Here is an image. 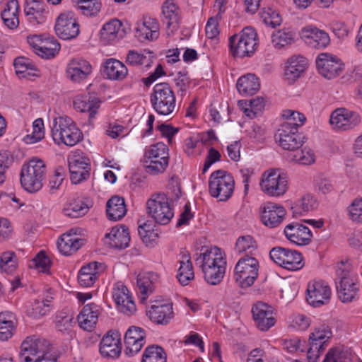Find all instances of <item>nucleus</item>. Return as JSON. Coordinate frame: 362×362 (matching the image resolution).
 <instances>
[{
    "label": "nucleus",
    "mask_w": 362,
    "mask_h": 362,
    "mask_svg": "<svg viewBox=\"0 0 362 362\" xmlns=\"http://www.w3.org/2000/svg\"><path fill=\"white\" fill-rule=\"evenodd\" d=\"M167 354L165 350L158 345L148 346L144 354L142 362H166Z\"/></svg>",
    "instance_id": "nucleus-47"
},
{
    "label": "nucleus",
    "mask_w": 362,
    "mask_h": 362,
    "mask_svg": "<svg viewBox=\"0 0 362 362\" xmlns=\"http://www.w3.org/2000/svg\"><path fill=\"white\" fill-rule=\"evenodd\" d=\"M54 30L56 35L64 40L76 37L79 33V24L71 11L62 13L57 18Z\"/></svg>",
    "instance_id": "nucleus-15"
},
{
    "label": "nucleus",
    "mask_w": 362,
    "mask_h": 362,
    "mask_svg": "<svg viewBox=\"0 0 362 362\" xmlns=\"http://www.w3.org/2000/svg\"><path fill=\"white\" fill-rule=\"evenodd\" d=\"M256 248L255 242L250 235L240 237L235 245V250L239 252H252Z\"/></svg>",
    "instance_id": "nucleus-61"
},
{
    "label": "nucleus",
    "mask_w": 362,
    "mask_h": 362,
    "mask_svg": "<svg viewBox=\"0 0 362 362\" xmlns=\"http://www.w3.org/2000/svg\"><path fill=\"white\" fill-rule=\"evenodd\" d=\"M104 72L110 79L122 80L127 75L128 69L120 61L110 58L105 62Z\"/></svg>",
    "instance_id": "nucleus-40"
},
{
    "label": "nucleus",
    "mask_w": 362,
    "mask_h": 362,
    "mask_svg": "<svg viewBox=\"0 0 362 362\" xmlns=\"http://www.w3.org/2000/svg\"><path fill=\"white\" fill-rule=\"evenodd\" d=\"M249 107L244 108L245 115L250 118L257 117L264 107V100L262 97L248 100Z\"/></svg>",
    "instance_id": "nucleus-55"
},
{
    "label": "nucleus",
    "mask_w": 362,
    "mask_h": 362,
    "mask_svg": "<svg viewBox=\"0 0 362 362\" xmlns=\"http://www.w3.org/2000/svg\"><path fill=\"white\" fill-rule=\"evenodd\" d=\"M122 27V23L117 19H113L105 23L101 31L100 35L104 40L112 41L117 38V34Z\"/></svg>",
    "instance_id": "nucleus-49"
},
{
    "label": "nucleus",
    "mask_w": 362,
    "mask_h": 362,
    "mask_svg": "<svg viewBox=\"0 0 362 362\" xmlns=\"http://www.w3.org/2000/svg\"><path fill=\"white\" fill-rule=\"evenodd\" d=\"M296 153L293 156V160L301 165H310L315 163V156L313 151L305 147L301 150H296Z\"/></svg>",
    "instance_id": "nucleus-54"
},
{
    "label": "nucleus",
    "mask_w": 362,
    "mask_h": 362,
    "mask_svg": "<svg viewBox=\"0 0 362 362\" xmlns=\"http://www.w3.org/2000/svg\"><path fill=\"white\" fill-rule=\"evenodd\" d=\"M329 122L335 129L347 131L361 123V117L356 112L346 108H338L332 113Z\"/></svg>",
    "instance_id": "nucleus-16"
},
{
    "label": "nucleus",
    "mask_w": 362,
    "mask_h": 362,
    "mask_svg": "<svg viewBox=\"0 0 362 362\" xmlns=\"http://www.w3.org/2000/svg\"><path fill=\"white\" fill-rule=\"evenodd\" d=\"M13 318L11 313H0V340L5 341L12 337L15 329Z\"/></svg>",
    "instance_id": "nucleus-46"
},
{
    "label": "nucleus",
    "mask_w": 362,
    "mask_h": 362,
    "mask_svg": "<svg viewBox=\"0 0 362 362\" xmlns=\"http://www.w3.org/2000/svg\"><path fill=\"white\" fill-rule=\"evenodd\" d=\"M293 42V35L290 32L279 30L272 36V42L275 47L281 48Z\"/></svg>",
    "instance_id": "nucleus-57"
},
{
    "label": "nucleus",
    "mask_w": 362,
    "mask_h": 362,
    "mask_svg": "<svg viewBox=\"0 0 362 362\" xmlns=\"http://www.w3.org/2000/svg\"><path fill=\"white\" fill-rule=\"evenodd\" d=\"M105 242L111 247L115 249H124L128 247L130 236L129 229L124 226L121 228L114 227L105 237Z\"/></svg>",
    "instance_id": "nucleus-32"
},
{
    "label": "nucleus",
    "mask_w": 362,
    "mask_h": 362,
    "mask_svg": "<svg viewBox=\"0 0 362 362\" xmlns=\"http://www.w3.org/2000/svg\"><path fill=\"white\" fill-rule=\"evenodd\" d=\"M100 101L95 96L77 98L74 102V107L81 112H89V117L93 118L97 114V110L100 107Z\"/></svg>",
    "instance_id": "nucleus-43"
},
{
    "label": "nucleus",
    "mask_w": 362,
    "mask_h": 362,
    "mask_svg": "<svg viewBox=\"0 0 362 362\" xmlns=\"http://www.w3.org/2000/svg\"><path fill=\"white\" fill-rule=\"evenodd\" d=\"M44 123L43 120L40 118L35 119L33 123V132L30 134H27L23 141L26 144H32L40 141L44 138Z\"/></svg>",
    "instance_id": "nucleus-52"
},
{
    "label": "nucleus",
    "mask_w": 362,
    "mask_h": 362,
    "mask_svg": "<svg viewBox=\"0 0 362 362\" xmlns=\"http://www.w3.org/2000/svg\"><path fill=\"white\" fill-rule=\"evenodd\" d=\"M236 88L239 93L243 95H252L259 90L260 83L255 74H248L239 78Z\"/></svg>",
    "instance_id": "nucleus-38"
},
{
    "label": "nucleus",
    "mask_w": 362,
    "mask_h": 362,
    "mask_svg": "<svg viewBox=\"0 0 362 362\" xmlns=\"http://www.w3.org/2000/svg\"><path fill=\"white\" fill-rule=\"evenodd\" d=\"M46 173V166L41 159H32L23 165L21 171V183L28 192H36L42 187Z\"/></svg>",
    "instance_id": "nucleus-5"
},
{
    "label": "nucleus",
    "mask_w": 362,
    "mask_h": 362,
    "mask_svg": "<svg viewBox=\"0 0 362 362\" xmlns=\"http://www.w3.org/2000/svg\"><path fill=\"white\" fill-rule=\"evenodd\" d=\"M158 280V274L153 272H143L137 276L136 286L141 303H145L148 296L153 293Z\"/></svg>",
    "instance_id": "nucleus-28"
},
{
    "label": "nucleus",
    "mask_w": 362,
    "mask_h": 362,
    "mask_svg": "<svg viewBox=\"0 0 362 362\" xmlns=\"http://www.w3.org/2000/svg\"><path fill=\"white\" fill-rule=\"evenodd\" d=\"M347 211L350 218L355 222H362V199H355L348 206Z\"/></svg>",
    "instance_id": "nucleus-62"
},
{
    "label": "nucleus",
    "mask_w": 362,
    "mask_h": 362,
    "mask_svg": "<svg viewBox=\"0 0 362 362\" xmlns=\"http://www.w3.org/2000/svg\"><path fill=\"white\" fill-rule=\"evenodd\" d=\"M319 73L327 79H332L339 76L343 69V64L336 57L327 53H322L316 59Z\"/></svg>",
    "instance_id": "nucleus-17"
},
{
    "label": "nucleus",
    "mask_w": 362,
    "mask_h": 362,
    "mask_svg": "<svg viewBox=\"0 0 362 362\" xmlns=\"http://www.w3.org/2000/svg\"><path fill=\"white\" fill-rule=\"evenodd\" d=\"M106 206L107 218L112 221L120 220L127 213L124 199L119 196L111 197L107 201Z\"/></svg>",
    "instance_id": "nucleus-39"
},
{
    "label": "nucleus",
    "mask_w": 362,
    "mask_h": 362,
    "mask_svg": "<svg viewBox=\"0 0 362 362\" xmlns=\"http://www.w3.org/2000/svg\"><path fill=\"white\" fill-rule=\"evenodd\" d=\"M74 229L69 233L63 234L57 242V247L60 252L65 255H70L76 252L83 244L84 240L76 236Z\"/></svg>",
    "instance_id": "nucleus-33"
},
{
    "label": "nucleus",
    "mask_w": 362,
    "mask_h": 362,
    "mask_svg": "<svg viewBox=\"0 0 362 362\" xmlns=\"http://www.w3.org/2000/svg\"><path fill=\"white\" fill-rule=\"evenodd\" d=\"M168 147L163 142L150 146L144 155L146 173L153 175L163 173L168 165Z\"/></svg>",
    "instance_id": "nucleus-6"
},
{
    "label": "nucleus",
    "mask_w": 362,
    "mask_h": 362,
    "mask_svg": "<svg viewBox=\"0 0 362 362\" xmlns=\"http://www.w3.org/2000/svg\"><path fill=\"white\" fill-rule=\"evenodd\" d=\"M284 233L289 241L300 246L308 245L312 241L313 234L310 230L298 222H293L286 226Z\"/></svg>",
    "instance_id": "nucleus-19"
},
{
    "label": "nucleus",
    "mask_w": 362,
    "mask_h": 362,
    "mask_svg": "<svg viewBox=\"0 0 362 362\" xmlns=\"http://www.w3.org/2000/svg\"><path fill=\"white\" fill-rule=\"evenodd\" d=\"M70 179L73 184L77 185L90 177V164L84 158H72L69 160Z\"/></svg>",
    "instance_id": "nucleus-25"
},
{
    "label": "nucleus",
    "mask_w": 362,
    "mask_h": 362,
    "mask_svg": "<svg viewBox=\"0 0 362 362\" xmlns=\"http://www.w3.org/2000/svg\"><path fill=\"white\" fill-rule=\"evenodd\" d=\"M77 8L87 16H95L100 11L101 2L100 0H77Z\"/></svg>",
    "instance_id": "nucleus-51"
},
{
    "label": "nucleus",
    "mask_w": 362,
    "mask_h": 362,
    "mask_svg": "<svg viewBox=\"0 0 362 362\" xmlns=\"http://www.w3.org/2000/svg\"><path fill=\"white\" fill-rule=\"evenodd\" d=\"M19 5L17 0H9L6 8L1 12V18L4 23L9 29H14L18 26Z\"/></svg>",
    "instance_id": "nucleus-42"
},
{
    "label": "nucleus",
    "mask_w": 362,
    "mask_h": 362,
    "mask_svg": "<svg viewBox=\"0 0 362 362\" xmlns=\"http://www.w3.org/2000/svg\"><path fill=\"white\" fill-rule=\"evenodd\" d=\"M183 258L180 261L177 277L182 285H187L194 279L193 267L188 255H183Z\"/></svg>",
    "instance_id": "nucleus-45"
},
{
    "label": "nucleus",
    "mask_w": 362,
    "mask_h": 362,
    "mask_svg": "<svg viewBox=\"0 0 362 362\" xmlns=\"http://www.w3.org/2000/svg\"><path fill=\"white\" fill-rule=\"evenodd\" d=\"M88 209V206L81 199H73L67 203L63 211L66 216L77 218L85 215Z\"/></svg>",
    "instance_id": "nucleus-44"
},
{
    "label": "nucleus",
    "mask_w": 362,
    "mask_h": 362,
    "mask_svg": "<svg viewBox=\"0 0 362 362\" xmlns=\"http://www.w3.org/2000/svg\"><path fill=\"white\" fill-rule=\"evenodd\" d=\"M302 37L310 47L316 49L325 48L329 43L328 34L317 28H304L302 30Z\"/></svg>",
    "instance_id": "nucleus-29"
},
{
    "label": "nucleus",
    "mask_w": 362,
    "mask_h": 362,
    "mask_svg": "<svg viewBox=\"0 0 362 362\" xmlns=\"http://www.w3.org/2000/svg\"><path fill=\"white\" fill-rule=\"evenodd\" d=\"M204 273L205 281L211 285H217L223 279L226 272V262L220 252L219 248L214 247L206 249L196 259Z\"/></svg>",
    "instance_id": "nucleus-1"
},
{
    "label": "nucleus",
    "mask_w": 362,
    "mask_h": 362,
    "mask_svg": "<svg viewBox=\"0 0 362 362\" xmlns=\"http://www.w3.org/2000/svg\"><path fill=\"white\" fill-rule=\"evenodd\" d=\"M308 62L303 56H293L286 62L285 77L290 83L300 78L305 71Z\"/></svg>",
    "instance_id": "nucleus-34"
},
{
    "label": "nucleus",
    "mask_w": 362,
    "mask_h": 362,
    "mask_svg": "<svg viewBox=\"0 0 362 362\" xmlns=\"http://www.w3.org/2000/svg\"><path fill=\"white\" fill-rule=\"evenodd\" d=\"M14 66L17 74H25L29 69L33 70V65L28 59L25 57H18L14 60Z\"/></svg>",
    "instance_id": "nucleus-64"
},
{
    "label": "nucleus",
    "mask_w": 362,
    "mask_h": 362,
    "mask_svg": "<svg viewBox=\"0 0 362 362\" xmlns=\"http://www.w3.org/2000/svg\"><path fill=\"white\" fill-rule=\"evenodd\" d=\"M151 102L155 111L163 116H170L175 110V95L168 83H157L153 87Z\"/></svg>",
    "instance_id": "nucleus-7"
},
{
    "label": "nucleus",
    "mask_w": 362,
    "mask_h": 362,
    "mask_svg": "<svg viewBox=\"0 0 362 362\" xmlns=\"http://www.w3.org/2000/svg\"><path fill=\"white\" fill-rule=\"evenodd\" d=\"M91 71V65L81 58H75L71 60L66 69L67 77L75 83L85 80Z\"/></svg>",
    "instance_id": "nucleus-26"
},
{
    "label": "nucleus",
    "mask_w": 362,
    "mask_h": 362,
    "mask_svg": "<svg viewBox=\"0 0 362 362\" xmlns=\"http://www.w3.org/2000/svg\"><path fill=\"white\" fill-rule=\"evenodd\" d=\"M286 214V210L283 206L269 202L264 206L262 221L266 226L276 228L282 223Z\"/></svg>",
    "instance_id": "nucleus-27"
},
{
    "label": "nucleus",
    "mask_w": 362,
    "mask_h": 362,
    "mask_svg": "<svg viewBox=\"0 0 362 362\" xmlns=\"http://www.w3.org/2000/svg\"><path fill=\"white\" fill-rule=\"evenodd\" d=\"M261 18L266 25L276 28L281 23V18L277 11L271 8H264Z\"/></svg>",
    "instance_id": "nucleus-58"
},
{
    "label": "nucleus",
    "mask_w": 362,
    "mask_h": 362,
    "mask_svg": "<svg viewBox=\"0 0 362 362\" xmlns=\"http://www.w3.org/2000/svg\"><path fill=\"white\" fill-rule=\"evenodd\" d=\"M33 262L36 268L41 269L42 272H47L51 265L49 257L43 251L40 252L33 259Z\"/></svg>",
    "instance_id": "nucleus-63"
},
{
    "label": "nucleus",
    "mask_w": 362,
    "mask_h": 362,
    "mask_svg": "<svg viewBox=\"0 0 362 362\" xmlns=\"http://www.w3.org/2000/svg\"><path fill=\"white\" fill-rule=\"evenodd\" d=\"M315 199L310 194L304 196L300 201L299 208L293 211V216L301 214L302 212H308L314 210L317 207Z\"/></svg>",
    "instance_id": "nucleus-60"
},
{
    "label": "nucleus",
    "mask_w": 362,
    "mask_h": 362,
    "mask_svg": "<svg viewBox=\"0 0 362 362\" xmlns=\"http://www.w3.org/2000/svg\"><path fill=\"white\" fill-rule=\"evenodd\" d=\"M21 362H56V356L51 354V346L45 339L27 337L21 344Z\"/></svg>",
    "instance_id": "nucleus-3"
},
{
    "label": "nucleus",
    "mask_w": 362,
    "mask_h": 362,
    "mask_svg": "<svg viewBox=\"0 0 362 362\" xmlns=\"http://www.w3.org/2000/svg\"><path fill=\"white\" fill-rule=\"evenodd\" d=\"M18 267V259L14 252L6 251L0 256V269L7 274L13 273Z\"/></svg>",
    "instance_id": "nucleus-48"
},
{
    "label": "nucleus",
    "mask_w": 362,
    "mask_h": 362,
    "mask_svg": "<svg viewBox=\"0 0 362 362\" xmlns=\"http://www.w3.org/2000/svg\"><path fill=\"white\" fill-rule=\"evenodd\" d=\"M335 280L338 296L343 303H350L356 299L359 288L349 259L338 262Z\"/></svg>",
    "instance_id": "nucleus-2"
},
{
    "label": "nucleus",
    "mask_w": 362,
    "mask_h": 362,
    "mask_svg": "<svg viewBox=\"0 0 362 362\" xmlns=\"http://www.w3.org/2000/svg\"><path fill=\"white\" fill-rule=\"evenodd\" d=\"M276 138L284 149L292 151L303 146L304 139L293 124H282L277 131Z\"/></svg>",
    "instance_id": "nucleus-14"
},
{
    "label": "nucleus",
    "mask_w": 362,
    "mask_h": 362,
    "mask_svg": "<svg viewBox=\"0 0 362 362\" xmlns=\"http://www.w3.org/2000/svg\"><path fill=\"white\" fill-rule=\"evenodd\" d=\"M259 262L247 255L240 258L235 267L234 279L242 288L252 286L258 276Z\"/></svg>",
    "instance_id": "nucleus-11"
},
{
    "label": "nucleus",
    "mask_w": 362,
    "mask_h": 362,
    "mask_svg": "<svg viewBox=\"0 0 362 362\" xmlns=\"http://www.w3.org/2000/svg\"><path fill=\"white\" fill-rule=\"evenodd\" d=\"M282 117L286 119V121L282 124H293L297 129H298V127L303 125L305 121V117L304 115L292 110H284Z\"/></svg>",
    "instance_id": "nucleus-56"
},
{
    "label": "nucleus",
    "mask_w": 362,
    "mask_h": 362,
    "mask_svg": "<svg viewBox=\"0 0 362 362\" xmlns=\"http://www.w3.org/2000/svg\"><path fill=\"white\" fill-rule=\"evenodd\" d=\"M100 353L105 358H117L121 353L119 339L117 334H106L100 343Z\"/></svg>",
    "instance_id": "nucleus-37"
},
{
    "label": "nucleus",
    "mask_w": 362,
    "mask_h": 362,
    "mask_svg": "<svg viewBox=\"0 0 362 362\" xmlns=\"http://www.w3.org/2000/svg\"><path fill=\"white\" fill-rule=\"evenodd\" d=\"M49 302L47 299L35 300L30 315L34 318H40L45 315L49 311Z\"/></svg>",
    "instance_id": "nucleus-59"
},
{
    "label": "nucleus",
    "mask_w": 362,
    "mask_h": 362,
    "mask_svg": "<svg viewBox=\"0 0 362 362\" xmlns=\"http://www.w3.org/2000/svg\"><path fill=\"white\" fill-rule=\"evenodd\" d=\"M154 60L155 54L150 50L144 49L140 52L135 50H129L125 62L129 66H143L148 69L152 66Z\"/></svg>",
    "instance_id": "nucleus-36"
},
{
    "label": "nucleus",
    "mask_w": 362,
    "mask_h": 362,
    "mask_svg": "<svg viewBox=\"0 0 362 362\" xmlns=\"http://www.w3.org/2000/svg\"><path fill=\"white\" fill-rule=\"evenodd\" d=\"M147 214L160 225L168 224L174 216L168 197L163 192L152 194L146 202Z\"/></svg>",
    "instance_id": "nucleus-8"
},
{
    "label": "nucleus",
    "mask_w": 362,
    "mask_h": 362,
    "mask_svg": "<svg viewBox=\"0 0 362 362\" xmlns=\"http://www.w3.org/2000/svg\"><path fill=\"white\" fill-rule=\"evenodd\" d=\"M229 45L232 54L235 57H244L252 54L257 45V33L252 28H244L240 35H234L230 37Z\"/></svg>",
    "instance_id": "nucleus-10"
},
{
    "label": "nucleus",
    "mask_w": 362,
    "mask_h": 362,
    "mask_svg": "<svg viewBox=\"0 0 362 362\" xmlns=\"http://www.w3.org/2000/svg\"><path fill=\"white\" fill-rule=\"evenodd\" d=\"M99 315V306L95 303L84 305L77 317L80 327L86 331H91L95 327Z\"/></svg>",
    "instance_id": "nucleus-30"
},
{
    "label": "nucleus",
    "mask_w": 362,
    "mask_h": 362,
    "mask_svg": "<svg viewBox=\"0 0 362 362\" xmlns=\"http://www.w3.org/2000/svg\"><path fill=\"white\" fill-rule=\"evenodd\" d=\"M145 331L139 327L132 326L128 329L124 336L125 354L129 356L136 354L146 343Z\"/></svg>",
    "instance_id": "nucleus-22"
},
{
    "label": "nucleus",
    "mask_w": 362,
    "mask_h": 362,
    "mask_svg": "<svg viewBox=\"0 0 362 362\" xmlns=\"http://www.w3.org/2000/svg\"><path fill=\"white\" fill-rule=\"evenodd\" d=\"M25 13L32 23H41L45 21L46 5L43 0H25Z\"/></svg>",
    "instance_id": "nucleus-35"
},
{
    "label": "nucleus",
    "mask_w": 362,
    "mask_h": 362,
    "mask_svg": "<svg viewBox=\"0 0 362 362\" xmlns=\"http://www.w3.org/2000/svg\"><path fill=\"white\" fill-rule=\"evenodd\" d=\"M235 182L233 176L223 170L213 172L209 178V193L221 202L228 200L234 191Z\"/></svg>",
    "instance_id": "nucleus-9"
},
{
    "label": "nucleus",
    "mask_w": 362,
    "mask_h": 362,
    "mask_svg": "<svg viewBox=\"0 0 362 362\" xmlns=\"http://www.w3.org/2000/svg\"><path fill=\"white\" fill-rule=\"evenodd\" d=\"M332 332L329 327L321 325L316 328L309 337L310 345H312V350L321 349H325L327 342L332 337Z\"/></svg>",
    "instance_id": "nucleus-41"
},
{
    "label": "nucleus",
    "mask_w": 362,
    "mask_h": 362,
    "mask_svg": "<svg viewBox=\"0 0 362 362\" xmlns=\"http://www.w3.org/2000/svg\"><path fill=\"white\" fill-rule=\"evenodd\" d=\"M51 136L55 144L74 146L80 142L83 135L76 123L69 117H55L52 122Z\"/></svg>",
    "instance_id": "nucleus-4"
},
{
    "label": "nucleus",
    "mask_w": 362,
    "mask_h": 362,
    "mask_svg": "<svg viewBox=\"0 0 362 362\" xmlns=\"http://www.w3.org/2000/svg\"><path fill=\"white\" fill-rule=\"evenodd\" d=\"M138 233L143 242L146 245L155 241L158 237V233L153 229V224L148 221L139 223Z\"/></svg>",
    "instance_id": "nucleus-53"
},
{
    "label": "nucleus",
    "mask_w": 362,
    "mask_h": 362,
    "mask_svg": "<svg viewBox=\"0 0 362 362\" xmlns=\"http://www.w3.org/2000/svg\"><path fill=\"white\" fill-rule=\"evenodd\" d=\"M331 296L329 286L322 281H314L308 285L307 302L313 307L321 306L327 302Z\"/></svg>",
    "instance_id": "nucleus-18"
},
{
    "label": "nucleus",
    "mask_w": 362,
    "mask_h": 362,
    "mask_svg": "<svg viewBox=\"0 0 362 362\" xmlns=\"http://www.w3.org/2000/svg\"><path fill=\"white\" fill-rule=\"evenodd\" d=\"M269 255L276 264L288 270L296 271L304 266L301 254L296 250L276 247L271 250Z\"/></svg>",
    "instance_id": "nucleus-13"
},
{
    "label": "nucleus",
    "mask_w": 362,
    "mask_h": 362,
    "mask_svg": "<svg viewBox=\"0 0 362 362\" xmlns=\"http://www.w3.org/2000/svg\"><path fill=\"white\" fill-rule=\"evenodd\" d=\"M42 45L40 47V49L36 52V54L42 58H52L60 49V45L54 39H45Z\"/></svg>",
    "instance_id": "nucleus-50"
},
{
    "label": "nucleus",
    "mask_w": 362,
    "mask_h": 362,
    "mask_svg": "<svg viewBox=\"0 0 362 362\" xmlns=\"http://www.w3.org/2000/svg\"><path fill=\"white\" fill-rule=\"evenodd\" d=\"M257 327L262 331H267L275 324L272 308L263 302H257L252 309Z\"/></svg>",
    "instance_id": "nucleus-20"
},
{
    "label": "nucleus",
    "mask_w": 362,
    "mask_h": 362,
    "mask_svg": "<svg viewBox=\"0 0 362 362\" xmlns=\"http://www.w3.org/2000/svg\"><path fill=\"white\" fill-rule=\"evenodd\" d=\"M159 23L151 17H144L136 23L135 35L141 42L155 40L159 37Z\"/></svg>",
    "instance_id": "nucleus-21"
},
{
    "label": "nucleus",
    "mask_w": 362,
    "mask_h": 362,
    "mask_svg": "<svg viewBox=\"0 0 362 362\" xmlns=\"http://www.w3.org/2000/svg\"><path fill=\"white\" fill-rule=\"evenodd\" d=\"M260 187L270 196L283 195L287 190V175L280 169H270L263 173Z\"/></svg>",
    "instance_id": "nucleus-12"
},
{
    "label": "nucleus",
    "mask_w": 362,
    "mask_h": 362,
    "mask_svg": "<svg viewBox=\"0 0 362 362\" xmlns=\"http://www.w3.org/2000/svg\"><path fill=\"white\" fill-rule=\"evenodd\" d=\"M163 22L172 33L177 30L181 23L182 11L174 0H165L162 5Z\"/></svg>",
    "instance_id": "nucleus-23"
},
{
    "label": "nucleus",
    "mask_w": 362,
    "mask_h": 362,
    "mask_svg": "<svg viewBox=\"0 0 362 362\" xmlns=\"http://www.w3.org/2000/svg\"><path fill=\"white\" fill-rule=\"evenodd\" d=\"M112 297L122 313L131 315L136 311V305L129 293V290L122 283L117 282L115 285Z\"/></svg>",
    "instance_id": "nucleus-24"
},
{
    "label": "nucleus",
    "mask_w": 362,
    "mask_h": 362,
    "mask_svg": "<svg viewBox=\"0 0 362 362\" xmlns=\"http://www.w3.org/2000/svg\"><path fill=\"white\" fill-rule=\"evenodd\" d=\"M149 319L158 325H165L173 318V304L170 303L153 305L147 311Z\"/></svg>",
    "instance_id": "nucleus-31"
}]
</instances>
